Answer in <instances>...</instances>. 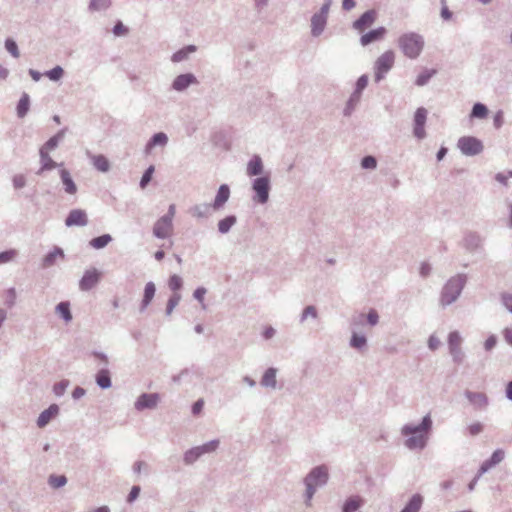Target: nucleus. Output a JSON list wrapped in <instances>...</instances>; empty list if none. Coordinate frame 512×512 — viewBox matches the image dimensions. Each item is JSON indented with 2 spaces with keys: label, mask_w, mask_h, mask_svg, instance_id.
Segmentation results:
<instances>
[{
  "label": "nucleus",
  "mask_w": 512,
  "mask_h": 512,
  "mask_svg": "<svg viewBox=\"0 0 512 512\" xmlns=\"http://www.w3.org/2000/svg\"><path fill=\"white\" fill-rule=\"evenodd\" d=\"M432 427L433 421L430 414L425 415L419 424H405L401 428L402 435L408 436L405 440V446L410 450L424 449Z\"/></svg>",
  "instance_id": "f257e3e1"
},
{
  "label": "nucleus",
  "mask_w": 512,
  "mask_h": 512,
  "mask_svg": "<svg viewBox=\"0 0 512 512\" xmlns=\"http://www.w3.org/2000/svg\"><path fill=\"white\" fill-rule=\"evenodd\" d=\"M329 473L325 465L313 467L303 479L305 485V505L311 506V500L314 497L317 488L323 487L328 483Z\"/></svg>",
  "instance_id": "f03ea898"
},
{
  "label": "nucleus",
  "mask_w": 512,
  "mask_h": 512,
  "mask_svg": "<svg viewBox=\"0 0 512 512\" xmlns=\"http://www.w3.org/2000/svg\"><path fill=\"white\" fill-rule=\"evenodd\" d=\"M466 283L467 275L464 273H459L448 279L441 290V305L446 307L454 303L461 295Z\"/></svg>",
  "instance_id": "7ed1b4c3"
},
{
  "label": "nucleus",
  "mask_w": 512,
  "mask_h": 512,
  "mask_svg": "<svg viewBox=\"0 0 512 512\" xmlns=\"http://www.w3.org/2000/svg\"><path fill=\"white\" fill-rule=\"evenodd\" d=\"M424 45V37L416 32H407L398 38L400 50L409 59L418 58L423 51Z\"/></svg>",
  "instance_id": "20e7f679"
},
{
  "label": "nucleus",
  "mask_w": 512,
  "mask_h": 512,
  "mask_svg": "<svg viewBox=\"0 0 512 512\" xmlns=\"http://www.w3.org/2000/svg\"><path fill=\"white\" fill-rule=\"evenodd\" d=\"M252 190L254 192L253 201L261 205L266 204L271 190L270 176L266 174L256 177L252 181Z\"/></svg>",
  "instance_id": "39448f33"
},
{
  "label": "nucleus",
  "mask_w": 512,
  "mask_h": 512,
  "mask_svg": "<svg viewBox=\"0 0 512 512\" xmlns=\"http://www.w3.org/2000/svg\"><path fill=\"white\" fill-rule=\"evenodd\" d=\"M220 441L213 439L202 445L188 449L183 455V461L186 465L194 464L204 454L212 453L219 447Z\"/></svg>",
  "instance_id": "423d86ee"
},
{
  "label": "nucleus",
  "mask_w": 512,
  "mask_h": 512,
  "mask_svg": "<svg viewBox=\"0 0 512 512\" xmlns=\"http://www.w3.org/2000/svg\"><path fill=\"white\" fill-rule=\"evenodd\" d=\"M395 61V53L392 50L385 51L381 54L374 64V77L378 83L385 78V75L391 70Z\"/></svg>",
  "instance_id": "0eeeda50"
},
{
  "label": "nucleus",
  "mask_w": 512,
  "mask_h": 512,
  "mask_svg": "<svg viewBox=\"0 0 512 512\" xmlns=\"http://www.w3.org/2000/svg\"><path fill=\"white\" fill-rule=\"evenodd\" d=\"M457 147L465 156H476L484 149L482 141L474 136L460 137L457 142Z\"/></svg>",
  "instance_id": "6e6552de"
},
{
  "label": "nucleus",
  "mask_w": 512,
  "mask_h": 512,
  "mask_svg": "<svg viewBox=\"0 0 512 512\" xmlns=\"http://www.w3.org/2000/svg\"><path fill=\"white\" fill-rule=\"evenodd\" d=\"M428 111L424 107L416 109L413 117V135L418 140H422L426 137L425 124L427 121Z\"/></svg>",
  "instance_id": "1a4fd4ad"
},
{
  "label": "nucleus",
  "mask_w": 512,
  "mask_h": 512,
  "mask_svg": "<svg viewBox=\"0 0 512 512\" xmlns=\"http://www.w3.org/2000/svg\"><path fill=\"white\" fill-rule=\"evenodd\" d=\"M377 11L369 9L359 16L353 23L352 28L358 33H364L377 19Z\"/></svg>",
  "instance_id": "9d476101"
},
{
  "label": "nucleus",
  "mask_w": 512,
  "mask_h": 512,
  "mask_svg": "<svg viewBox=\"0 0 512 512\" xmlns=\"http://www.w3.org/2000/svg\"><path fill=\"white\" fill-rule=\"evenodd\" d=\"M160 401V395L158 393H142L138 396L134 403V408L141 412L146 409H154L157 407Z\"/></svg>",
  "instance_id": "9b49d317"
},
{
  "label": "nucleus",
  "mask_w": 512,
  "mask_h": 512,
  "mask_svg": "<svg viewBox=\"0 0 512 512\" xmlns=\"http://www.w3.org/2000/svg\"><path fill=\"white\" fill-rule=\"evenodd\" d=\"M100 279L101 273L96 268L88 269L79 281V288L81 291H89L99 283Z\"/></svg>",
  "instance_id": "f8f14e48"
},
{
  "label": "nucleus",
  "mask_w": 512,
  "mask_h": 512,
  "mask_svg": "<svg viewBox=\"0 0 512 512\" xmlns=\"http://www.w3.org/2000/svg\"><path fill=\"white\" fill-rule=\"evenodd\" d=\"M199 81L193 73H183L176 76L172 82L171 88L177 92H183L191 85L198 84Z\"/></svg>",
  "instance_id": "ddd939ff"
},
{
  "label": "nucleus",
  "mask_w": 512,
  "mask_h": 512,
  "mask_svg": "<svg viewBox=\"0 0 512 512\" xmlns=\"http://www.w3.org/2000/svg\"><path fill=\"white\" fill-rule=\"evenodd\" d=\"M464 396L476 410H485L489 405V398L483 392L465 390Z\"/></svg>",
  "instance_id": "4468645a"
},
{
  "label": "nucleus",
  "mask_w": 512,
  "mask_h": 512,
  "mask_svg": "<svg viewBox=\"0 0 512 512\" xmlns=\"http://www.w3.org/2000/svg\"><path fill=\"white\" fill-rule=\"evenodd\" d=\"M88 224V217L87 213L83 209H72L66 219H65V225L67 227H83Z\"/></svg>",
  "instance_id": "2eb2a0df"
},
{
  "label": "nucleus",
  "mask_w": 512,
  "mask_h": 512,
  "mask_svg": "<svg viewBox=\"0 0 512 512\" xmlns=\"http://www.w3.org/2000/svg\"><path fill=\"white\" fill-rule=\"evenodd\" d=\"M387 33V29L383 26L361 33L360 44L365 47L372 43L382 40Z\"/></svg>",
  "instance_id": "dca6fc26"
},
{
  "label": "nucleus",
  "mask_w": 512,
  "mask_h": 512,
  "mask_svg": "<svg viewBox=\"0 0 512 512\" xmlns=\"http://www.w3.org/2000/svg\"><path fill=\"white\" fill-rule=\"evenodd\" d=\"M483 242L484 239L479 233L469 231L463 238V247L468 252H475L482 247Z\"/></svg>",
  "instance_id": "f3484780"
},
{
  "label": "nucleus",
  "mask_w": 512,
  "mask_h": 512,
  "mask_svg": "<svg viewBox=\"0 0 512 512\" xmlns=\"http://www.w3.org/2000/svg\"><path fill=\"white\" fill-rule=\"evenodd\" d=\"M505 457V452L502 449H496L491 456L482 462L479 467V475L487 473L490 469L498 465Z\"/></svg>",
  "instance_id": "a211bd4d"
},
{
  "label": "nucleus",
  "mask_w": 512,
  "mask_h": 512,
  "mask_svg": "<svg viewBox=\"0 0 512 512\" xmlns=\"http://www.w3.org/2000/svg\"><path fill=\"white\" fill-rule=\"evenodd\" d=\"M40 168L36 172L37 175H42L45 171H50L54 168H63V163H57L50 156L48 151L40 150Z\"/></svg>",
  "instance_id": "6ab92c4d"
},
{
  "label": "nucleus",
  "mask_w": 512,
  "mask_h": 512,
  "mask_svg": "<svg viewBox=\"0 0 512 512\" xmlns=\"http://www.w3.org/2000/svg\"><path fill=\"white\" fill-rule=\"evenodd\" d=\"M230 187L227 184H221L216 192L215 198L211 203L213 210L218 211L224 207L230 198Z\"/></svg>",
  "instance_id": "aec40b11"
},
{
  "label": "nucleus",
  "mask_w": 512,
  "mask_h": 512,
  "mask_svg": "<svg viewBox=\"0 0 512 512\" xmlns=\"http://www.w3.org/2000/svg\"><path fill=\"white\" fill-rule=\"evenodd\" d=\"M172 229L173 223L160 217L153 226V235L158 239H165L170 235Z\"/></svg>",
  "instance_id": "412c9836"
},
{
  "label": "nucleus",
  "mask_w": 512,
  "mask_h": 512,
  "mask_svg": "<svg viewBox=\"0 0 512 512\" xmlns=\"http://www.w3.org/2000/svg\"><path fill=\"white\" fill-rule=\"evenodd\" d=\"M59 406L57 404H51L47 409L43 410L37 418V426L39 428L46 427L52 419L59 414Z\"/></svg>",
  "instance_id": "4be33fe9"
},
{
  "label": "nucleus",
  "mask_w": 512,
  "mask_h": 512,
  "mask_svg": "<svg viewBox=\"0 0 512 512\" xmlns=\"http://www.w3.org/2000/svg\"><path fill=\"white\" fill-rule=\"evenodd\" d=\"M59 176L63 185L65 193L69 195H75L78 191V187L73 180L70 172L66 168L59 169Z\"/></svg>",
  "instance_id": "5701e85b"
},
{
  "label": "nucleus",
  "mask_w": 512,
  "mask_h": 512,
  "mask_svg": "<svg viewBox=\"0 0 512 512\" xmlns=\"http://www.w3.org/2000/svg\"><path fill=\"white\" fill-rule=\"evenodd\" d=\"M156 293V286L154 282L149 281L145 284L144 291H143V297L141 300V303L139 305V312L143 313L146 311L148 306L151 304L153 298L155 297Z\"/></svg>",
  "instance_id": "b1692460"
},
{
  "label": "nucleus",
  "mask_w": 512,
  "mask_h": 512,
  "mask_svg": "<svg viewBox=\"0 0 512 512\" xmlns=\"http://www.w3.org/2000/svg\"><path fill=\"white\" fill-rule=\"evenodd\" d=\"M365 504V499L360 495H350L344 501L341 512H357Z\"/></svg>",
  "instance_id": "393cba45"
},
{
  "label": "nucleus",
  "mask_w": 512,
  "mask_h": 512,
  "mask_svg": "<svg viewBox=\"0 0 512 512\" xmlns=\"http://www.w3.org/2000/svg\"><path fill=\"white\" fill-rule=\"evenodd\" d=\"M328 18L314 13L311 17V35L319 37L326 28Z\"/></svg>",
  "instance_id": "a878e982"
},
{
  "label": "nucleus",
  "mask_w": 512,
  "mask_h": 512,
  "mask_svg": "<svg viewBox=\"0 0 512 512\" xmlns=\"http://www.w3.org/2000/svg\"><path fill=\"white\" fill-rule=\"evenodd\" d=\"M64 259L65 254L62 248L55 246L51 251H49L42 259L41 266L46 269L53 266L56 263V260Z\"/></svg>",
  "instance_id": "bb28decb"
},
{
  "label": "nucleus",
  "mask_w": 512,
  "mask_h": 512,
  "mask_svg": "<svg viewBox=\"0 0 512 512\" xmlns=\"http://www.w3.org/2000/svg\"><path fill=\"white\" fill-rule=\"evenodd\" d=\"M168 143V136L166 133L164 132H157L155 134H153L150 139L148 140V142L146 143L145 145V152L146 153H150V151L156 147V146H161V147H164L166 146Z\"/></svg>",
  "instance_id": "cd10ccee"
},
{
  "label": "nucleus",
  "mask_w": 512,
  "mask_h": 512,
  "mask_svg": "<svg viewBox=\"0 0 512 512\" xmlns=\"http://www.w3.org/2000/svg\"><path fill=\"white\" fill-rule=\"evenodd\" d=\"M263 162L259 155H254L247 164V175L248 176H262L263 173Z\"/></svg>",
  "instance_id": "c85d7f7f"
},
{
  "label": "nucleus",
  "mask_w": 512,
  "mask_h": 512,
  "mask_svg": "<svg viewBox=\"0 0 512 512\" xmlns=\"http://www.w3.org/2000/svg\"><path fill=\"white\" fill-rule=\"evenodd\" d=\"M424 503V497L420 493L413 494L400 512H419Z\"/></svg>",
  "instance_id": "c756f323"
},
{
  "label": "nucleus",
  "mask_w": 512,
  "mask_h": 512,
  "mask_svg": "<svg viewBox=\"0 0 512 512\" xmlns=\"http://www.w3.org/2000/svg\"><path fill=\"white\" fill-rule=\"evenodd\" d=\"M95 382L99 388L109 389L112 386L110 371L107 368L99 369L95 375Z\"/></svg>",
  "instance_id": "7c9ffc66"
},
{
  "label": "nucleus",
  "mask_w": 512,
  "mask_h": 512,
  "mask_svg": "<svg viewBox=\"0 0 512 512\" xmlns=\"http://www.w3.org/2000/svg\"><path fill=\"white\" fill-rule=\"evenodd\" d=\"M67 132V127L60 129L55 135L50 137L40 148V150L44 151H52L58 147L60 141H62Z\"/></svg>",
  "instance_id": "2f4dec72"
},
{
  "label": "nucleus",
  "mask_w": 512,
  "mask_h": 512,
  "mask_svg": "<svg viewBox=\"0 0 512 512\" xmlns=\"http://www.w3.org/2000/svg\"><path fill=\"white\" fill-rule=\"evenodd\" d=\"M237 223L236 215L230 214L220 219L217 223V229L220 234H227L232 227Z\"/></svg>",
  "instance_id": "473e14b6"
},
{
  "label": "nucleus",
  "mask_w": 512,
  "mask_h": 512,
  "mask_svg": "<svg viewBox=\"0 0 512 512\" xmlns=\"http://www.w3.org/2000/svg\"><path fill=\"white\" fill-rule=\"evenodd\" d=\"M211 204L201 203L190 208V214L198 219L208 218L211 215Z\"/></svg>",
  "instance_id": "72a5a7b5"
},
{
  "label": "nucleus",
  "mask_w": 512,
  "mask_h": 512,
  "mask_svg": "<svg viewBox=\"0 0 512 512\" xmlns=\"http://www.w3.org/2000/svg\"><path fill=\"white\" fill-rule=\"evenodd\" d=\"M276 374H277V369L274 367H269L264 372V374L261 378L260 384L266 388H273V389L276 388V384H277Z\"/></svg>",
  "instance_id": "f704fd0d"
},
{
  "label": "nucleus",
  "mask_w": 512,
  "mask_h": 512,
  "mask_svg": "<svg viewBox=\"0 0 512 512\" xmlns=\"http://www.w3.org/2000/svg\"><path fill=\"white\" fill-rule=\"evenodd\" d=\"M30 109V96L23 92L16 106V114L19 118H24Z\"/></svg>",
  "instance_id": "c9c22d12"
},
{
  "label": "nucleus",
  "mask_w": 512,
  "mask_h": 512,
  "mask_svg": "<svg viewBox=\"0 0 512 512\" xmlns=\"http://www.w3.org/2000/svg\"><path fill=\"white\" fill-rule=\"evenodd\" d=\"M197 50V47L195 45H187L176 52L173 53L171 56V60L174 63H179L184 60H186L191 53H194Z\"/></svg>",
  "instance_id": "e433bc0d"
},
{
  "label": "nucleus",
  "mask_w": 512,
  "mask_h": 512,
  "mask_svg": "<svg viewBox=\"0 0 512 512\" xmlns=\"http://www.w3.org/2000/svg\"><path fill=\"white\" fill-rule=\"evenodd\" d=\"M55 312L65 321L70 322L73 318L68 301H62L55 307Z\"/></svg>",
  "instance_id": "4c0bfd02"
},
{
  "label": "nucleus",
  "mask_w": 512,
  "mask_h": 512,
  "mask_svg": "<svg viewBox=\"0 0 512 512\" xmlns=\"http://www.w3.org/2000/svg\"><path fill=\"white\" fill-rule=\"evenodd\" d=\"M361 96L362 95L356 94V92L354 91L351 93L343 110V114L345 117H349L352 115L353 111L355 110L356 106L359 104L361 100Z\"/></svg>",
  "instance_id": "58836bf2"
},
{
  "label": "nucleus",
  "mask_w": 512,
  "mask_h": 512,
  "mask_svg": "<svg viewBox=\"0 0 512 512\" xmlns=\"http://www.w3.org/2000/svg\"><path fill=\"white\" fill-rule=\"evenodd\" d=\"M113 240L112 236L108 233L94 237L89 241V245L94 249H103Z\"/></svg>",
  "instance_id": "ea45409f"
},
{
  "label": "nucleus",
  "mask_w": 512,
  "mask_h": 512,
  "mask_svg": "<svg viewBox=\"0 0 512 512\" xmlns=\"http://www.w3.org/2000/svg\"><path fill=\"white\" fill-rule=\"evenodd\" d=\"M349 345L353 349L361 351L362 349L366 348V346H367V337L363 334H358L356 332H352V335H351V338L349 341Z\"/></svg>",
  "instance_id": "a19ab883"
},
{
  "label": "nucleus",
  "mask_w": 512,
  "mask_h": 512,
  "mask_svg": "<svg viewBox=\"0 0 512 512\" xmlns=\"http://www.w3.org/2000/svg\"><path fill=\"white\" fill-rule=\"evenodd\" d=\"M93 166L100 172H108L110 169V162L106 156L99 154L92 157Z\"/></svg>",
  "instance_id": "79ce46f5"
},
{
  "label": "nucleus",
  "mask_w": 512,
  "mask_h": 512,
  "mask_svg": "<svg viewBox=\"0 0 512 512\" xmlns=\"http://www.w3.org/2000/svg\"><path fill=\"white\" fill-rule=\"evenodd\" d=\"M488 112H489V110L485 104H483L481 102H477L473 105V107L471 109L470 117L477 118V119H484L488 116Z\"/></svg>",
  "instance_id": "37998d69"
},
{
  "label": "nucleus",
  "mask_w": 512,
  "mask_h": 512,
  "mask_svg": "<svg viewBox=\"0 0 512 512\" xmlns=\"http://www.w3.org/2000/svg\"><path fill=\"white\" fill-rule=\"evenodd\" d=\"M437 73L436 69H424L416 78L415 85L425 86L430 79Z\"/></svg>",
  "instance_id": "c03bdc74"
},
{
  "label": "nucleus",
  "mask_w": 512,
  "mask_h": 512,
  "mask_svg": "<svg viewBox=\"0 0 512 512\" xmlns=\"http://www.w3.org/2000/svg\"><path fill=\"white\" fill-rule=\"evenodd\" d=\"M168 287L173 292L172 294H180L179 291L183 287L182 278L177 274L171 275L168 279Z\"/></svg>",
  "instance_id": "a18cd8bd"
},
{
  "label": "nucleus",
  "mask_w": 512,
  "mask_h": 512,
  "mask_svg": "<svg viewBox=\"0 0 512 512\" xmlns=\"http://www.w3.org/2000/svg\"><path fill=\"white\" fill-rule=\"evenodd\" d=\"M66 483H67V477L65 475L51 474L48 477V484L54 489H59V488L65 486Z\"/></svg>",
  "instance_id": "49530a36"
},
{
  "label": "nucleus",
  "mask_w": 512,
  "mask_h": 512,
  "mask_svg": "<svg viewBox=\"0 0 512 512\" xmlns=\"http://www.w3.org/2000/svg\"><path fill=\"white\" fill-rule=\"evenodd\" d=\"M111 6V0H90L88 9L90 11L106 10Z\"/></svg>",
  "instance_id": "de8ad7c7"
},
{
  "label": "nucleus",
  "mask_w": 512,
  "mask_h": 512,
  "mask_svg": "<svg viewBox=\"0 0 512 512\" xmlns=\"http://www.w3.org/2000/svg\"><path fill=\"white\" fill-rule=\"evenodd\" d=\"M44 75L48 77L51 81L57 82L63 77L64 69L61 66L56 65L52 69L46 71Z\"/></svg>",
  "instance_id": "09e8293b"
},
{
  "label": "nucleus",
  "mask_w": 512,
  "mask_h": 512,
  "mask_svg": "<svg viewBox=\"0 0 512 512\" xmlns=\"http://www.w3.org/2000/svg\"><path fill=\"white\" fill-rule=\"evenodd\" d=\"M181 294H172L168 301H167V305H166V310H165V314L167 316L171 315L173 310L175 309V307L179 304V302L181 301Z\"/></svg>",
  "instance_id": "8fccbe9b"
},
{
  "label": "nucleus",
  "mask_w": 512,
  "mask_h": 512,
  "mask_svg": "<svg viewBox=\"0 0 512 512\" xmlns=\"http://www.w3.org/2000/svg\"><path fill=\"white\" fill-rule=\"evenodd\" d=\"M313 318V319H316L318 317V311L316 309L315 306L313 305H308L306 306L303 311H302V314L300 316V323H303L307 320V318Z\"/></svg>",
  "instance_id": "3c124183"
},
{
  "label": "nucleus",
  "mask_w": 512,
  "mask_h": 512,
  "mask_svg": "<svg viewBox=\"0 0 512 512\" xmlns=\"http://www.w3.org/2000/svg\"><path fill=\"white\" fill-rule=\"evenodd\" d=\"M462 337L458 331H452L448 335V349L461 347Z\"/></svg>",
  "instance_id": "603ef678"
},
{
  "label": "nucleus",
  "mask_w": 512,
  "mask_h": 512,
  "mask_svg": "<svg viewBox=\"0 0 512 512\" xmlns=\"http://www.w3.org/2000/svg\"><path fill=\"white\" fill-rule=\"evenodd\" d=\"M154 166L150 165L142 174V177L140 179L139 185L142 189H144L152 180V176L154 173Z\"/></svg>",
  "instance_id": "864d4df0"
},
{
  "label": "nucleus",
  "mask_w": 512,
  "mask_h": 512,
  "mask_svg": "<svg viewBox=\"0 0 512 512\" xmlns=\"http://www.w3.org/2000/svg\"><path fill=\"white\" fill-rule=\"evenodd\" d=\"M449 353L455 364L459 365L464 361L465 354L462 351L461 347L449 348Z\"/></svg>",
  "instance_id": "5fc2aeb1"
},
{
  "label": "nucleus",
  "mask_w": 512,
  "mask_h": 512,
  "mask_svg": "<svg viewBox=\"0 0 512 512\" xmlns=\"http://www.w3.org/2000/svg\"><path fill=\"white\" fill-rule=\"evenodd\" d=\"M361 167L366 170H373L377 167V160L372 155H366L361 159Z\"/></svg>",
  "instance_id": "6e6d98bb"
},
{
  "label": "nucleus",
  "mask_w": 512,
  "mask_h": 512,
  "mask_svg": "<svg viewBox=\"0 0 512 512\" xmlns=\"http://www.w3.org/2000/svg\"><path fill=\"white\" fill-rule=\"evenodd\" d=\"M365 321L371 327L376 326L379 322V314H378L377 310L374 308H371L369 310V312L367 314H365Z\"/></svg>",
  "instance_id": "4d7b16f0"
},
{
  "label": "nucleus",
  "mask_w": 512,
  "mask_h": 512,
  "mask_svg": "<svg viewBox=\"0 0 512 512\" xmlns=\"http://www.w3.org/2000/svg\"><path fill=\"white\" fill-rule=\"evenodd\" d=\"M70 382L69 380L67 379H63L57 383L54 384L53 386V392L56 396L60 397L62 395H64L67 387L69 386Z\"/></svg>",
  "instance_id": "13d9d810"
},
{
  "label": "nucleus",
  "mask_w": 512,
  "mask_h": 512,
  "mask_svg": "<svg viewBox=\"0 0 512 512\" xmlns=\"http://www.w3.org/2000/svg\"><path fill=\"white\" fill-rule=\"evenodd\" d=\"M367 85H368V76L366 74H363L357 79V81L355 83L354 92H356V94L362 95V92L367 87Z\"/></svg>",
  "instance_id": "bf43d9fd"
},
{
  "label": "nucleus",
  "mask_w": 512,
  "mask_h": 512,
  "mask_svg": "<svg viewBox=\"0 0 512 512\" xmlns=\"http://www.w3.org/2000/svg\"><path fill=\"white\" fill-rule=\"evenodd\" d=\"M5 49L15 58L19 57V49L17 43L11 39L7 38L5 40Z\"/></svg>",
  "instance_id": "052dcab7"
},
{
  "label": "nucleus",
  "mask_w": 512,
  "mask_h": 512,
  "mask_svg": "<svg viewBox=\"0 0 512 512\" xmlns=\"http://www.w3.org/2000/svg\"><path fill=\"white\" fill-rule=\"evenodd\" d=\"M16 297H17V294H16V289L14 287L7 289L5 305L9 308H12L15 305Z\"/></svg>",
  "instance_id": "680f3d73"
},
{
  "label": "nucleus",
  "mask_w": 512,
  "mask_h": 512,
  "mask_svg": "<svg viewBox=\"0 0 512 512\" xmlns=\"http://www.w3.org/2000/svg\"><path fill=\"white\" fill-rule=\"evenodd\" d=\"M128 31V28L120 20L112 28L113 34L117 37L126 35Z\"/></svg>",
  "instance_id": "e2e57ef3"
},
{
  "label": "nucleus",
  "mask_w": 512,
  "mask_h": 512,
  "mask_svg": "<svg viewBox=\"0 0 512 512\" xmlns=\"http://www.w3.org/2000/svg\"><path fill=\"white\" fill-rule=\"evenodd\" d=\"M17 252L14 249H8L0 252V264L10 262L15 256Z\"/></svg>",
  "instance_id": "0e129e2a"
},
{
  "label": "nucleus",
  "mask_w": 512,
  "mask_h": 512,
  "mask_svg": "<svg viewBox=\"0 0 512 512\" xmlns=\"http://www.w3.org/2000/svg\"><path fill=\"white\" fill-rule=\"evenodd\" d=\"M141 487L139 485L132 486L128 496H127V503L131 504L133 503L140 495Z\"/></svg>",
  "instance_id": "69168bd1"
},
{
  "label": "nucleus",
  "mask_w": 512,
  "mask_h": 512,
  "mask_svg": "<svg viewBox=\"0 0 512 512\" xmlns=\"http://www.w3.org/2000/svg\"><path fill=\"white\" fill-rule=\"evenodd\" d=\"M501 302L504 307L512 313V294L511 293H502L501 294Z\"/></svg>",
  "instance_id": "338daca9"
},
{
  "label": "nucleus",
  "mask_w": 512,
  "mask_h": 512,
  "mask_svg": "<svg viewBox=\"0 0 512 512\" xmlns=\"http://www.w3.org/2000/svg\"><path fill=\"white\" fill-rule=\"evenodd\" d=\"M189 374H190V369L184 368L183 370L180 371V373L173 375L171 380L173 383L179 385V384H181L182 380Z\"/></svg>",
  "instance_id": "774afa93"
}]
</instances>
